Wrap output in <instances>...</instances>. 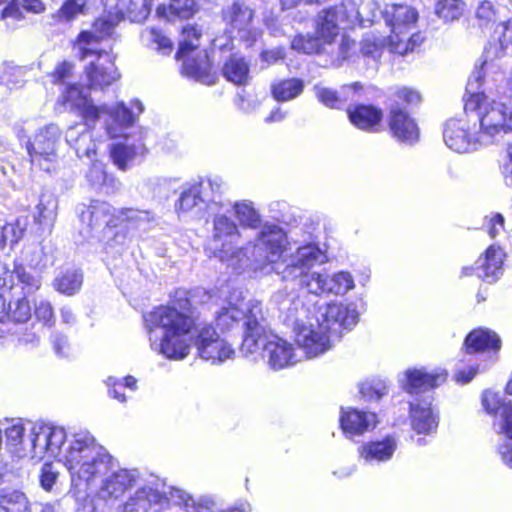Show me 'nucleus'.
<instances>
[{"label": "nucleus", "mask_w": 512, "mask_h": 512, "mask_svg": "<svg viewBox=\"0 0 512 512\" xmlns=\"http://www.w3.org/2000/svg\"><path fill=\"white\" fill-rule=\"evenodd\" d=\"M86 178L92 188L107 195L115 194L121 187L120 181L113 175H109L100 161L92 162Z\"/></svg>", "instance_id": "34"}, {"label": "nucleus", "mask_w": 512, "mask_h": 512, "mask_svg": "<svg viewBox=\"0 0 512 512\" xmlns=\"http://www.w3.org/2000/svg\"><path fill=\"white\" fill-rule=\"evenodd\" d=\"M384 50V41L381 37L373 34H367L360 42V53L365 61L370 62L376 67Z\"/></svg>", "instance_id": "43"}, {"label": "nucleus", "mask_w": 512, "mask_h": 512, "mask_svg": "<svg viewBox=\"0 0 512 512\" xmlns=\"http://www.w3.org/2000/svg\"><path fill=\"white\" fill-rule=\"evenodd\" d=\"M194 0H170L169 4H160L156 14L160 18L173 21L175 18L188 19L196 12Z\"/></svg>", "instance_id": "39"}, {"label": "nucleus", "mask_w": 512, "mask_h": 512, "mask_svg": "<svg viewBox=\"0 0 512 512\" xmlns=\"http://www.w3.org/2000/svg\"><path fill=\"white\" fill-rule=\"evenodd\" d=\"M433 393L409 401V418L412 429L418 434L431 435L437 431L439 413L433 405Z\"/></svg>", "instance_id": "22"}, {"label": "nucleus", "mask_w": 512, "mask_h": 512, "mask_svg": "<svg viewBox=\"0 0 512 512\" xmlns=\"http://www.w3.org/2000/svg\"><path fill=\"white\" fill-rule=\"evenodd\" d=\"M389 128L393 136L402 143L412 145L419 139V128L415 120L398 106L390 110Z\"/></svg>", "instance_id": "28"}, {"label": "nucleus", "mask_w": 512, "mask_h": 512, "mask_svg": "<svg viewBox=\"0 0 512 512\" xmlns=\"http://www.w3.org/2000/svg\"><path fill=\"white\" fill-rule=\"evenodd\" d=\"M140 472L137 469L115 468L110 469L98 483V496L108 501H118L127 491L139 483Z\"/></svg>", "instance_id": "20"}, {"label": "nucleus", "mask_w": 512, "mask_h": 512, "mask_svg": "<svg viewBox=\"0 0 512 512\" xmlns=\"http://www.w3.org/2000/svg\"><path fill=\"white\" fill-rule=\"evenodd\" d=\"M16 285L22 284V289L27 294H31L37 289H39L41 283L39 278L33 276L32 274L28 273L25 269V267L21 264L19 266H16V279H15Z\"/></svg>", "instance_id": "52"}, {"label": "nucleus", "mask_w": 512, "mask_h": 512, "mask_svg": "<svg viewBox=\"0 0 512 512\" xmlns=\"http://www.w3.org/2000/svg\"><path fill=\"white\" fill-rule=\"evenodd\" d=\"M283 323L292 328L297 345L308 359L330 350L342 331L352 330L359 320L354 303L332 302L306 307L294 292L279 290L272 296Z\"/></svg>", "instance_id": "1"}, {"label": "nucleus", "mask_w": 512, "mask_h": 512, "mask_svg": "<svg viewBox=\"0 0 512 512\" xmlns=\"http://www.w3.org/2000/svg\"><path fill=\"white\" fill-rule=\"evenodd\" d=\"M16 266H19V264L14 263L13 269H10L8 265L0 263V288L8 287L11 289L16 285Z\"/></svg>", "instance_id": "58"}, {"label": "nucleus", "mask_w": 512, "mask_h": 512, "mask_svg": "<svg viewBox=\"0 0 512 512\" xmlns=\"http://www.w3.org/2000/svg\"><path fill=\"white\" fill-rule=\"evenodd\" d=\"M421 42L422 38L418 33L410 35V32H408L406 35L395 38V41H390L388 45L392 52L404 55L409 51H413Z\"/></svg>", "instance_id": "47"}, {"label": "nucleus", "mask_w": 512, "mask_h": 512, "mask_svg": "<svg viewBox=\"0 0 512 512\" xmlns=\"http://www.w3.org/2000/svg\"><path fill=\"white\" fill-rule=\"evenodd\" d=\"M372 1L366 3L359 0H343L339 6L324 9L319 13L316 26L317 33L326 42H331L338 35L339 25L359 24L366 27L376 20V11L372 9Z\"/></svg>", "instance_id": "13"}, {"label": "nucleus", "mask_w": 512, "mask_h": 512, "mask_svg": "<svg viewBox=\"0 0 512 512\" xmlns=\"http://www.w3.org/2000/svg\"><path fill=\"white\" fill-rule=\"evenodd\" d=\"M58 477V472L54 470L51 463H45L42 466L40 474V484L43 489L50 491Z\"/></svg>", "instance_id": "55"}, {"label": "nucleus", "mask_w": 512, "mask_h": 512, "mask_svg": "<svg viewBox=\"0 0 512 512\" xmlns=\"http://www.w3.org/2000/svg\"><path fill=\"white\" fill-rule=\"evenodd\" d=\"M1 17L6 22V26L10 29L16 28V22L22 21L24 19V15L16 3V0H12L3 10Z\"/></svg>", "instance_id": "53"}, {"label": "nucleus", "mask_w": 512, "mask_h": 512, "mask_svg": "<svg viewBox=\"0 0 512 512\" xmlns=\"http://www.w3.org/2000/svg\"><path fill=\"white\" fill-rule=\"evenodd\" d=\"M463 11L460 0H440L437 2L435 12L439 18L444 21H453L458 19Z\"/></svg>", "instance_id": "48"}, {"label": "nucleus", "mask_w": 512, "mask_h": 512, "mask_svg": "<svg viewBox=\"0 0 512 512\" xmlns=\"http://www.w3.org/2000/svg\"><path fill=\"white\" fill-rule=\"evenodd\" d=\"M82 284L83 274L80 270L74 268L59 271L53 280L54 289L66 296H73L78 293Z\"/></svg>", "instance_id": "36"}, {"label": "nucleus", "mask_w": 512, "mask_h": 512, "mask_svg": "<svg viewBox=\"0 0 512 512\" xmlns=\"http://www.w3.org/2000/svg\"><path fill=\"white\" fill-rule=\"evenodd\" d=\"M57 201L51 196H41L36 207L35 221L43 227H51L56 218Z\"/></svg>", "instance_id": "45"}, {"label": "nucleus", "mask_w": 512, "mask_h": 512, "mask_svg": "<svg viewBox=\"0 0 512 512\" xmlns=\"http://www.w3.org/2000/svg\"><path fill=\"white\" fill-rule=\"evenodd\" d=\"M360 393L367 401H379L388 393L387 386L382 381L365 382L360 386Z\"/></svg>", "instance_id": "51"}, {"label": "nucleus", "mask_w": 512, "mask_h": 512, "mask_svg": "<svg viewBox=\"0 0 512 512\" xmlns=\"http://www.w3.org/2000/svg\"><path fill=\"white\" fill-rule=\"evenodd\" d=\"M190 503L191 498L183 489L169 487L168 491H161L158 480H152L139 486L125 501L117 503L112 512H175Z\"/></svg>", "instance_id": "12"}, {"label": "nucleus", "mask_w": 512, "mask_h": 512, "mask_svg": "<svg viewBox=\"0 0 512 512\" xmlns=\"http://www.w3.org/2000/svg\"><path fill=\"white\" fill-rule=\"evenodd\" d=\"M193 333H188V341L194 345L198 355L212 364H220L235 356V350L225 339L220 338L216 330L210 324H198Z\"/></svg>", "instance_id": "16"}, {"label": "nucleus", "mask_w": 512, "mask_h": 512, "mask_svg": "<svg viewBox=\"0 0 512 512\" xmlns=\"http://www.w3.org/2000/svg\"><path fill=\"white\" fill-rule=\"evenodd\" d=\"M121 11L109 12L97 18L91 30L81 31L74 43L77 56L88 61L85 75L91 88H104L119 78L112 56L102 48L100 42L113 34L116 26L123 20Z\"/></svg>", "instance_id": "7"}, {"label": "nucleus", "mask_w": 512, "mask_h": 512, "mask_svg": "<svg viewBox=\"0 0 512 512\" xmlns=\"http://www.w3.org/2000/svg\"><path fill=\"white\" fill-rule=\"evenodd\" d=\"M480 77L479 72L467 82L464 109L468 120L450 119L444 127V142L457 153L493 145L512 132V104L487 102L486 90L478 91Z\"/></svg>", "instance_id": "2"}, {"label": "nucleus", "mask_w": 512, "mask_h": 512, "mask_svg": "<svg viewBox=\"0 0 512 512\" xmlns=\"http://www.w3.org/2000/svg\"><path fill=\"white\" fill-rule=\"evenodd\" d=\"M377 422V415L373 412L353 408L345 410L342 408L340 426L344 434L349 438L361 436L365 432L373 430Z\"/></svg>", "instance_id": "26"}, {"label": "nucleus", "mask_w": 512, "mask_h": 512, "mask_svg": "<svg viewBox=\"0 0 512 512\" xmlns=\"http://www.w3.org/2000/svg\"><path fill=\"white\" fill-rule=\"evenodd\" d=\"M372 7L376 11L377 16L379 14L384 18L385 23L390 27L391 34L388 37V43L395 41V38L401 35H406L415 28L418 20V12L415 8L404 5V4H389L386 5L384 10L379 11L377 4ZM376 20L374 22L377 21Z\"/></svg>", "instance_id": "21"}, {"label": "nucleus", "mask_w": 512, "mask_h": 512, "mask_svg": "<svg viewBox=\"0 0 512 512\" xmlns=\"http://www.w3.org/2000/svg\"><path fill=\"white\" fill-rule=\"evenodd\" d=\"M66 110L79 115L85 123L70 126L65 134L67 144L72 147L79 158H92L96 154V142L89 130L100 117L104 119L107 134L111 138L124 136V130L135 122L134 113L123 103L96 106L92 99L76 84L65 87L58 99Z\"/></svg>", "instance_id": "5"}, {"label": "nucleus", "mask_w": 512, "mask_h": 512, "mask_svg": "<svg viewBox=\"0 0 512 512\" xmlns=\"http://www.w3.org/2000/svg\"><path fill=\"white\" fill-rule=\"evenodd\" d=\"M464 346L469 354L493 350H500L501 340L492 330L487 328H477L472 330L465 338Z\"/></svg>", "instance_id": "32"}, {"label": "nucleus", "mask_w": 512, "mask_h": 512, "mask_svg": "<svg viewBox=\"0 0 512 512\" xmlns=\"http://www.w3.org/2000/svg\"><path fill=\"white\" fill-rule=\"evenodd\" d=\"M447 374L444 370L435 369L428 371L425 368L407 369L401 380L403 389L411 396L422 398L446 381Z\"/></svg>", "instance_id": "23"}, {"label": "nucleus", "mask_w": 512, "mask_h": 512, "mask_svg": "<svg viewBox=\"0 0 512 512\" xmlns=\"http://www.w3.org/2000/svg\"><path fill=\"white\" fill-rule=\"evenodd\" d=\"M236 104L239 110L248 114L255 111L259 107L260 102L257 98L242 93L238 94Z\"/></svg>", "instance_id": "61"}, {"label": "nucleus", "mask_w": 512, "mask_h": 512, "mask_svg": "<svg viewBox=\"0 0 512 512\" xmlns=\"http://www.w3.org/2000/svg\"><path fill=\"white\" fill-rule=\"evenodd\" d=\"M397 97L399 100L407 104H418L421 101V95L418 91L403 87L397 91Z\"/></svg>", "instance_id": "64"}, {"label": "nucleus", "mask_w": 512, "mask_h": 512, "mask_svg": "<svg viewBox=\"0 0 512 512\" xmlns=\"http://www.w3.org/2000/svg\"><path fill=\"white\" fill-rule=\"evenodd\" d=\"M234 215L242 228L262 229L260 213L254 208L249 200L236 201L232 205Z\"/></svg>", "instance_id": "41"}, {"label": "nucleus", "mask_w": 512, "mask_h": 512, "mask_svg": "<svg viewBox=\"0 0 512 512\" xmlns=\"http://www.w3.org/2000/svg\"><path fill=\"white\" fill-rule=\"evenodd\" d=\"M250 68L244 57L231 55L222 67L223 76L236 85H246L250 79Z\"/></svg>", "instance_id": "37"}, {"label": "nucleus", "mask_w": 512, "mask_h": 512, "mask_svg": "<svg viewBox=\"0 0 512 512\" xmlns=\"http://www.w3.org/2000/svg\"><path fill=\"white\" fill-rule=\"evenodd\" d=\"M102 3V0H65L58 11L53 14L58 22L68 23L76 19L78 15L85 14L92 6Z\"/></svg>", "instance_id": "42"}, {"label": "nucleus", "mask_w": 512, "mask_h": 512, "mask_svg": "<svg viewBox=\"0 0 512 512\" xmlns=\"http://www.w3.org/2000/svg\"><path fill=\"white\" fill-rule=\"evenodd\" d=\"M285 58V50L281 47L264 50L260 54V59L267 65H272Z\"/></svg>", "instance_id": "63"}, {"label": "nucleus", "mask_w": 512, "mask_h": 512, "mask_svg": "<svg viewBox=\"0 0 512 512\" xmlns=\"http://www.w3.org/2000/svg\"><path fill=\"white\" fill-rule=\"evenodd\" d=\"M117 218V227H124L127 231L147 232L157 223L152 211L133 207L118 208Z\"/></svg>", "instance_id": "31"}, {"label": "nucleus", "mask_w": 512, "mask_h": 512, "mask_svg": "<svg viewBox=\"0 0 512 512\" xmlns=\"http://www.w3.org/2000/svg\"><path fill=\"white\" fill-rule=\"evenodd\" d=\"M493 37L498 40L501 49L512 44V20L499 23L494 30Z\"/></svg>", "instance_id": "54"}, {"label": "nucleus", "mask_w": 512, "mask_h": 512, "mask_svg": "<svg viewBox=\"0 0 512 512\" xmlns=\"http://www.w3.org/2000/svg\"><path fill=\"white\" fill-rule=\"evenodd\" d=\"M51 342L58 356L67 357L69 355L70 346L66 335L55 332L51 336Z\"/></svg>", "instance_id": "57"}, {"label": "nucleus", "mask_w": 512, "mask_h": 512, "mask_svg": "<svg viewBox=\"0 0 512 512\" xmlns=\"http://www.w3.org/2000/svg\"><path fill=\"white\" fill-rule=\"evenodd\" d=\"M398 442L395 436L387 435L380 440H372L362 443L358 447L359 458L365 464L375 465L388 462L392 459Z\"/></svg>", "instance_id": "25"}, {"label": "nucleus", "mask_w": 512, "mask_h": 512, "mask_svg": "<svg viewBox=\"0 0 512 512\" xmlns=\"http://www.w3.org/2000/svg\"><path fill=\"white\" fill-rule=\"evenodd\" d=\"M505 253L500 247L491 245L475 262L476 275L487 282H496L503 274Z\"/></svg>", "instance_id": "29"}, {"label": "nucleus", "mask_w": 512, "mask_h": 512, "mask_svg": "<svg viewBox=\"0 0 512 512\" xmlns=\"http://www.w3.org/2000/svg\"><path fill=\"white\" fill-rule=\"evenodd\" d=\"M305 83L300 78H288L275 81L271 84L272 97L277 102L291 101L304 91Z\"/></svg>", "instance_id": "38"}, {"label": "nucleus", "mask_w": 512, "mask_h": 512, "mask_svg": "<svg viewBox=\"0 0 512 512\" xmlns=\"http://www.w3.org/2000/svg\"><path fill=\"white\" fill-rule=\"evenodd\" d=\"M82 231L91 235H100L107 229L117 228V211L110 203L91 200L89 204H79L76 208Z\"/></svg>", "instance_id": "18"}, {"label": "nucleus", "mask_w": 512, "mask_h": 512, "mask_svg": "<svg viewBox=\"0 0 512 512\" xmlns=\"http://www.w3.org/2000/svg\"><path fill=\"white\" fill-rule=\"evenodd\" d=\"M7 444L20 458L29 457L41 461L45 457L61 454V445L66 442L63 427L48 423L13 422L5 429Z\"/></svg>", "instance_id": "9"}, {"label": "nucleus", "mask_w": 512, "mask_h": 512, "mask_svg": "<svg viewBox=\"0 0 512 512\" xmlns=\"http://www.w3.org/2000/svg\"><path fill=\"white\" fill-rule=\"evenodd\" d=\"M31 502L18 489L0 488V512H29Z\"/></svg>", "instance_id": "40"}, {"label": "nucleus", "mask_w": 512, "mask_h": 512, "mask_svg": "<svg viewBox=\"0 0 512 512\" xmlns=\"http://www.w3.org/2000/svg\"><path fill=\"white\" fill-rule=\"evenodd\" d=\"M8 319L15 323H24L31 317V307L29 301L24 297L14 303L8 304Z\"/></svg>", "instance_id": "49"}, {"label": "nucleus", "mask_w": 512, "mask_h": 512, "mask_svg": "<svg viewBox=\"0 0 512 512\" xmlns=\"http://www.w3.org/2000/svg\"><path fill=\"white\" fill-rule=\"evenodd\" d=\"M482 405L487 413H500V420L495 423L498 433L512 439V401H503L498 393L486 390L482 395Z\"/></svg>", "instance_id": "27"}, {"label": "nucleus", "mask_w": 512, "mask_h": 512, "mask_svg": "<svg viewBox=\"0 0 512 512\" xmlns=\"http://www.w3.org/2000/svg\"><path fill=\"white\" fill-rule=\"evenodd\" d=\"M324 255L319 247L308 244L298 247L289 257L283 256L272 269L292 289L299 287L313 295L334 294L345 295L354 288L353 276L347 271H339L333 275L311 272L317 263H323Z\"/></svg>", "instance_id": "6"}, {"label": "nucleus", "mask_w": 512, "mask_h": 512, "mask_svg": "<svg viewBox=\"0 0 512 512\" xmlns=\"http://www.w3.org/2000/svg\"><path fill=\"white\" fill-rule=\"evenodd\" d=\"M153 0H130L127 14L132 22H143L151 13Z\"/></svg>", "instance_id": "50"}, {"label": "nucleus", "mask_w": 512, "mask_h": 512, "mask_svg": "<svg viewBox=\"0 0 512 512\" xmlns=\"http://www.w3.org/2000/svg\"><path fill=\"white\" fill-rule=\"evenodd\" d=\"M292 49L303 52L305 54H311L316 49V43L313 39H307L304 36H296L291 42Z\"/></svg>", "instance_id": "62"}, {"label": "nucleus", "mask_w": 512, "mask_h": 512, "mask_svg": "<svg viewBox=\"0 0 512 512\" xmlns=\"http://www.w3.org/2000/svg\"><path fill=\"white\" fill-rule=\"evenodd\" d=\"M56 458L63 462L70 472L72 485L79 490L82 486H96L116 466V460L108 451L84 431L73 434L69 440L66 438Z\"/></svg>", "instance_id": "8"}, {"label": "nucleus", "mask_w": 512, "mask_h": 512, "mask_svg": "<svg viewBox=\"0 0 512 512\" xmlns=\"http://www.w3.org/2000/svg\"><path fill=\"white\" fill-rule=\"evenodd\" d=\"M221 309L216 312L215 321L221 331L230 330L235 324L242 321L243 339H245L248 329V322L252 321V313L259 309L260 314L264 315L262 303L258 300L244 301L242 292L232 289L220 302Z\"/></svg>", "instance_id": "15"}, {"label": "nucleus", "mask_w": 512, "mask_h": 512, "mask_svg": "<svg viewBox=\"0 0 512 512\" xmlns=\"http://www.w3.org/2000/svg\"><path fill=\"white\" fill-rule=\"evenodd\" d=\"M314 90L323 105L331 109H341L348 101H355L360 97L362 85L354 82L343 85L339 91L316 85Z\"/></svg>", "instance_id": "30"}, {"label": "nucleus", "mask_w": 512, "mask_h": 512, "mask_svg": "<svg viewBox=\"0 0 512 512\" xmlns=\"http://www.w3.org/2000/svg\"><path fill=\"white\" fill-rule=\"evenodd\" d=\"M233 288L226 283L217 290L197 287L190 292L179 291L174 305L159 306L143 314L150 347L170 360H182L189 354L188 333L194 326L192 307L196 304L220 305Z\"/></svg>", "instance_id": "3"}, {"label": "nucleus", "mask_w": 512, "mask_h": 512, "mask_svg": "<svg viewBox=\"0 0 512 512\" xmlns=\"http://www.w3.org/2000/svg\"><path fill=\"white\" fill-rule=\"evenodd\" d=\"M24 231L25 224L19 219L0 226V250L4 249L6 245L13 247L22 238Z\"/></svg>", "instance_id": "46"}, {"label": "nucleus", "mask_w": 512, "mask_h": 512, "mask_svg": "<svg viewBox=\"0 0 512 512\" xmlns=\"http://www.w3.org/2000/svg\"><path fill=\"white\" fill-rule=\"evenodd\" d=\"M225 188L226 183L217 175L187 182L181 186L175 211L179 216L202 219L206 212L222 210L226 207L222 200Z\"/></svg>", "instance_id": "11"}, {"label": "nucleus", "mask_w": 512, "mask_h": 512, "mask_svg": "<svg viewBox=\"0 0 512 512\" xmlns=\"http://www.w3.org/2000/svg\"><path fill=\"white\" fill-rule=\"evenodd\" d=\"M128 129L129 127L124 130L125 142H117L110 146V157L114 165L122 171H126L129 166L141 161L147 152L141 136L135 141L129 140V135L126 133Z\"/></svg>", "instance_id": "24"}, {"label": "nucleus", "mask_w": 512, "mask_h": 512, "mask_svg": "<svg viewBox=\"0 0 512 512\" xmlns=\"http://www.w3.org/2000/svg\"><path fill=\"white\" fill-rule=\"evenodd\" d=\"M35 315L36 317L43 321L45 324L53 323V308L50 302L46 300H40L35 304Z\"/></svg>", "instance_id": "59"}, {"label": "nucleus", "mask_w": 512, "mask_h": 512, "mask_svg": "<svg viewBox=\"0 0 512 512\" xmlns=\"http://www.w3.org/2000/svg\"><path fill=\"white\" fill-rule=\"evenodd\" d=\"M350 122L358 129L372 131L383 117L382 110L374 105L359 104L347 109Z\"/></svg>", "instance_id": "33"}, {"label": "nucleus", "mask_w": 512, "mask_h": 512, "mask_svg": "<svg viewBox=\"0 0 512 512\" xmlns=\"http://www.w3.org/2000/svg\"><path fill=\"white\" fill-rule=\"evenodd\" d=\"M255 10L242 0H234L221 10L223 22L231 32H237L239 38L251 46L257 39L258 32L253 28Z\"/></svg>", "instance_id": "19"}, {"label": "nucleus", "mask_w": 512, "mask_h": 512, "mask_svg": "<svg viewBox=\"0 0 512 512\" xmlns=\"http://www.w3.org/2000/svg\"><path fill=\"white\" fill-rule=\"evenodd\" d=\"M106 385L108 387V393L112 398L118 400L121 403L126 402V396L123 393L124 389H123L122 381H120L116 377L110 376L106 380Z\"/></svg>", "instance_id": "60"}, {"label": "nucleus", "mask_w": 512, "mask_h": 512, "mask_svg": "<svg viewBox=\"0 0 512 512\" xmlns=\"http://www.w3.org/2000/svg\"><path fill=\"white\" fill-rule=\"evenodd\" d=\"M143 42L150 48L163 55H168L173 50L172 41L157 28H146L141 34Z\"/></svg>", "instance_id": "44"}, {"label": "nucleus", "mask_w": 512, "mask_h": 512, "mask_svg": "<svg viewBox=\"0 0 512 512\" xmlns=\"http://www.w3.org/2000/svg\"><path fill=\"white\" fill-rule=\"evenodd\" d=\"M61 137V130L55 124L40 128L33 139L26 142V149L32 165L50 172L54 168L56 149Z\"/></svg>", "instance_id": "17"}, {"label": "nucleus", "mask_w": 512, "mask_h": 512, "mask_svg": "<svg viewBox=\"0 0 512 512\" xmlns=\"http://www.w3.org/2000/svg\"><path fill=\"white\" fill-rule=\"evenodd\" d=\"M496 11L492 2L490 1H482L479 3L476 10V17L482 24H487L495 19Z\"/></svg>", "instance_id": "56"}, {"label": "nucleus", "mask_w": 512, "mask_h": 512, "mask_svg": "<svg viewBox=\"0 0 512 512\" xmlns=\"http://www.w3.org/2000/svg\"><path fill=\"white\" fill-rule=\"evenodd\" d=\"M252 321L247 324V334L240 347L245 357L256 360L261 356L273 370H281L298 361L293 345L272 333L259 309L252 313Z\"/></svg>", "instance_id": "10"}, {"label": "nucleus", "mask_w": 512, "mask_h": 512, "mask_svg": "<svg viewBox=\"0 0 512 512\" xmlns=\"http://www.w3.org/2000/svg\"><path fill=\"white\" fill-rule=\"evenodd\" d=\"M479 72L481 73V77L479 79L478 91L483 92L486 90L485 99H487V102L491 103L492 101H496L495 99H491L492 96L512 97V74L507 78L498 75L499 79H486L484 78L483 66H481L480 69H476L472 73L468 80L474 78L475 74Z\"/></svg>", "instance_id": "35"}, {"label": "nucleus", "mask_w": 512, "mask_h": 512, "mask_svg": "<svg viewBox=\"0 0 512 512\" xmlns=\"http://www.w3.org/2000/svg\"><path fill=\"white\" fill-rule=\"evenodd\" d=\"M181 36L176 57L183 61L182 73L204 84H212L208 54L204 50L197 51L201 31L194 25H186Z\"/></svg>", "instance_id": "14"}, {"label": "nucleus", "mask_w": 512, "mask_h": 512, "mask_svg": "<svg viewBox=\"0 0 512 512\" xmlns=\"http://www.w3.org/2000/svg\"><path fill=\"white\" fill-rule=\"evenodd\" d=\"M218 211L213 214L211 238L207 250L234 271L240 273L248 267L279 263L287 244L286 232L277 224L266 222L257 232L255 241L238 247L241 232L237 223Z\"/></svg>", "instance_id": "4"}]
</instances>
